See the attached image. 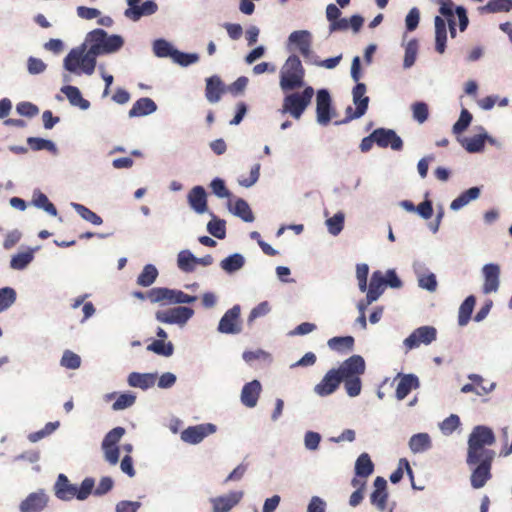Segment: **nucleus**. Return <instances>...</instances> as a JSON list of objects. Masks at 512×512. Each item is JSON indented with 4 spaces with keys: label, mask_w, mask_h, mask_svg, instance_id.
I'll return each mask as SVG.
<instances>
[{
    "label": "nucleus",
    "mask_w": 512,
    "mask_h": 512,
    "mask_svg": "<svg viewBox=\"0 0 512 512\" xmlns=\"http://www.w3.org/2000/svg\"><path fill=\"white\" fill-rule=\"evenodd\" d=\"M86 43L70 50L64 58V68L72 73L80 71L91 75L96 67V58L100 55L118 51L124 44L119 35H108L103 29H95L87 34Z\"/></svg>",
    "instance_id": "f257e3e1"
},
{
    "label": "nucleus",
    "mask_w": 512,
    "mask_h": 512,
    "mask_svg": "<svg viewBox=\"0 0 512 512\" xmlns=\"http://www.w3.org/2000/svg\"><path fill=\"white\" fill-rule=\"evenodd\" d=\"M496 441L491 428L475 426L468 438L466 462L469 466H475L471 473V486L475 489L482 488L491 479V468L495 458V451L487 448Z\"/></svg>",
    "instance_id": "f03ea898"
},
{
    "label": "nucleus",
    "mask_w": 512,
    "mask_h": 512,
    "mask_svg": "<svg viewBox=\"0 0 512 512\" xmlns=\"http://www.w3.org/2000/svg\"><path fill=\"white\" fill-rule=\"evenodd\" d=\"M305 69L300 58L290 55L280 71V87L283 91H292L304 85Z\"/></svg>",
    "instance_id": "7ed1b4c3"
},
{
    "label": "nucleus",
    "mask_w": 512,
    "mask_h": 512,
    "mask_svg": "<svg viewBox=\"0 0 512 512\" xmlns=\"http://www.w3.org/2000/svg\"><path fill=\"white\" fill-rule=\"evenodd\" d=\"M314 94L312 86H306L301 92L287 94L283 99L281 112L290 114L294 119H300L310 105Z\"/></svg>",
    "instance_id": "20e7f679"
},
{
    "label": "nucleus",
    "mask_w": 512,
    "mask_h": 512,
    "mask_svg": "<svg viewBox=\"0 0 512 512\" xmlns=\"http://www.w3.org/2000/svg\"><path fill=\"white\" fill-rule=\"evenodd\" d=\"M147 298L151 303L182 304L193 303L197 300L196 296H191L181 290L169 289L166 287H155L147 292Z\"/></svg>",
    "instance_id": "39448f33"
},
{
    "label": "nucleus",
    "mask_w": 512,
    "mask_h": 512,
    "mask_svg": "<svg viewBox=\"0 0 512 512\" xmlns=\"http://www.w3.org/2000/svg\"><path fill=\"white\" fill-rule=\"evenodd\" d=\"M194 314L193 309L185 306H178L167 310L157 311L156 319L164 324H185Z\"/></svg>",
    "instance_id": "423d86ee"
},
{
    "label": "nucleus",
    "mask_w": 512,
    "mask_h": 512,
    "mask_svg": "<svg viewBox=\"0 0 512 512\" xmlns=\"http://www.w3.org/2000/svg\"><path fill=\"white\" fill-rule=\"evenodd\" d=\"M366 364L364 358L360 355H352L341 363L338 372L340 380L361 377L365 373Z\"/></svg>",
    "instance_id": "0eeeda50"
},
{
    "label": "nucleus",
    "mask_w": 512,
    "mask_h": 512,
    "mask_svg": "<svg viewBox=\"0 0 512 512\" xmlns=\"http://www.w3.org/2000/svg\"><path fill=\"white\" fill-rule=\"evenodd\" d=\"M332 99L330 93L326 89L318 90L316 94V117L317 122L322 126H327L332 117Z\"/></svg>",
    "instance_id": "6e6552de"
},
{
    "label": "nucleus",
    "mask_w": 512,
    "mask_h": 512,
    "mask_svg": "<svg viewBox=\"0 0 512 512\" xmlns=\"http://www.w3.org/2000/svg\"><path fill=\"white\" fill-rule=\"evenodd\" d=\"M437 330L433 326H421L415 329L405 340L408 349H414L421 344L429 345L436 340Z\"/></svg>",
    "instance_id": "1a4fd4ad"
},
{
    "label": "nucleus",
    "mask_w": 512,
    "mask_h": 512,
    "mask_svg": "<svg viewBox=\"0 0 512 512\" xmlns=\"http://www.w3.org/2000/svg\"><path fill=\"white\" fill-rule=\"evenodd\" d=\"M289 44H293L304 57L307 62H310L314 58V54L311 50L312 47V36L307 30L294 31L289 35Z\"/></svg>",
    "instance_id": "9d476101"
},
{
    "label": "nucleus",
    "mask_w": 512,
    "mask_h": 512,
    "mask_svg": "<svg viewBox=\"0 0 512 512\" xmlns=\"http://www.w3.org/2000/svg\"><path fill=\"white\" fill-rule=\"evenodd\" d=\"M373 137H375V143L381 148L390 147L395 151L403 148L402 139L392 129L377 128L373 131Z\"/></svg>",
    "instance_id": "9b49d317"
},
{
    "label": "nucleus",
    "mask_w": 512,
    "mask_h": 512,
    "mask_svg": "<svg viewBox=\"0 0 512 512\" xmlns=\"http://www.w3.org/2000/svg\"><path fill=\"white\" fill-rule=\"evenodd\" d=\"M215 431L216 426L211 423L190 426L182 431L181 439L186 443L198 444L205 437L213 434Z\"/></svg>",
    "instance_id": "f8f14e48"
},
{
    "label": "nucleus",
    "mask_w": 512,
    "mask_h": 512,
    "mask_svg": "<svg viewBox=\"0 0 512 512\" xmlns=\"http://www.w3.org/2000/svg\"><path fill=\"white\" fill-rule=\"evenodd\" d=\"M240 307L238 305L227 310L220 319L218 330L225 334H236L241 331Z\"/></svg>",
    "instance_id": "ddd939ff"
},
{
    "label": "nucleus",
    "mask_w": 512,
    "mask_h": 512,
    "mask_svg": "<svg viewBox=\"0 0 512 512\" xmlns=\"http://www.w3.org/2000/svg\"><path fill=\"white\" fill-rule=\"evenodd\" d=\"M243 496L242 491H232L226 495L211 498L212 512H229L242 500Z\"/></svg>",
    "instance_id": "4468645a"
},
{
    "label": "nucleus",
    "mask_w": 512,
    "mask_h": 512,
    "mask_svg": "<svg viewBox=\"0 0 512 512\" xmlns=\"http://www.w3.org/2000/svg\"><path fill=\"white\" fill-rule=\"evenodd\" d=\"M49 498L44 491L30 493L19 505L20 512H41L48 505Z\"/></svg>",
    "instance_id": "2eb2a0df"
},
{
    "label": "nucleus",
    "mask_w": 512,
    "mask_h": 512,
    "mask_svg": "<svg viewBox=\"0 0 512 512\" xmlns=\"http://www.w3.org/2000/svg\"><path fill=\"white\" fill-rule=\"evenodd\" d=\"M387 500V481L383 477L377 476L374 480V491L370 495L371 504L383 512L387 508Z\"/></svg>",
    "instance_id": "dca6fc26"
},
{
    "label": "nucleus",
    "mask_w": 512,
    "mask_h": 512,
    "mask_svg": "<svg viewBox=\"0 0 512 512\" xmlns=\"http://www.w3.org/2000/svg\"><path fill=\"white\" fill-rule=\"evenodd\" d=\"M340 383L341 380L338 372L335 371V369H331L325 374L320 383L315 386L314 391L317 395L325 397L334 393L339 387Z\"/></svg>",
    "instance_id": "f3484780"
},
{
    "label": "nucleus",
    "mask_w": 512,
    "mask_h": 512,
    "mask_svg": "<svg viewBox=\"0 0 512 512\" xmlns=\"http://www.w3.org/2000/svg\"><path fill=\"white\" fill-rule=\"evenodd\" d=\"M484 284L482 290L485 294L496 292L499 287L500 267L497 264L490 263L484 265L483 269Z\"/></svg>",
    "instance_id": "a211bd4d"
},
{
    "label": "nucleus",
    "mask_w": 512,
    "mask_h": 512,
    "mask_svg": "<svg viewBox=\"0 0 512 512\" xmlns=\"http://www.w3.org/2000/svg\"><path fill=\"white\" fill-rule=\"evenodd\" d=\"M262 387L258 380H253L246 383L241 391V402L248 408H253L257 405Z\"/></svg>",
    "instance_id": "6ab92c4d"
},
{
    "label": "nucleus",
    "mask_w": 512,
    "mask_h": 512,
    "mask_svg": "<svg viewBox=\"0 0 512 512\" xmlns=\"http://www.w3.org/2000/svg\"><path fill=\"white\" fill-rule=\"evenodd\" d=\"M226 90L227 89L220 77L215 75L206 79L205 96L210 103H217L220 101Z\"/></svg>",
    "instance_id": "aec40b11"
},
{
    "label": "nucleus",
    "mask_w": 512,
    "mask_h": 512,
    "mask_svg": "<svg viewBox=\"0 0 512 512\" xmlns=\"http://www.w3.org/2000/svg\"><path fill=\"white\" fill-rule=\"evenodd\" d=\"M54 489L56 497L60 500L70 501L76 498V485L71 484L64 474H59Z\"/></svg>",
    "instance_id": "412c9836"
},
{
    "label": "nucleus",
    "mask_w": 512,
    "mask_h": 512,
    "mask_svg": "<svg viewBox=\"0 0 512 512\" xmlns=\"http://www.w3.org/2000/svg\"><path fill=\"white\" fill-rule=\"evenodd\" d=\"M353 102L356 105L355 110L351 106H348L345 110V118L340 122H336L335 124L348 123L354 119L362 117L366 113L369 97L358 98L353 96Z\"/></svg>",
    "instance_id": "4be33fe9"
},
{
    "label": "nucleus",
    "mask_w": 512,
    "mask_h": 512,
    "mask_svg": "<svg viewBox=\"0 0 512 512\" xmlns=\"http://www.w3.org/2000/svg\"><path fill=\"white\" fill-rule=\"evenodd\" d=\"M419 387V380L413 374H405L399 376V382L396 387V398L403 400L413 389Z\"/></svg>",
    "instance_id": "5701e85b"
},
{
    "label": "nucleus",
    "mask_w": 512,
    "mask_h": 512,
    "mask_svg": "<svg viewBox=\"0 0 512 512\" xmlns=\"http://www.w3.org/2000/svg\"><path fill=\"white\" fill-rule=\"evenodd\" d=\"M386 284L384 282V274L381 271H374L367 291L368 303L376 301L384 292Z\"/></svg>",
    "instance_id": "b1692460"
},
{
    "label": "nucleus",
    "mask_w": 512,
    "mask_h": 512,
    "mask_svg": "<svg viewBox=\"0 0 512 512\" xmlns=\"http://www.w3.org/2000/svg\"><path fill=\"white\" fill-rule=\"evenodd\" d=\"M188 202L191 208L202 214L207 210L206 192L202 186H195L188 194Z\"/></svg>",
    "instance_id": "393cba45"
},
{
    "label": "nucleus",
    "mask_w": 512,
    "mask_h": 512,
    "mask_svg": "<svg viewBox=\"0 0 512 512\" xmlns=\"http://www.w3.org/2000/svg\"><path fill=\"white\" fill-rule=\"evenodd\" d=\"M157 110L156 103L148 97L138 99L129 110L128 115L130 118L141 117L152 114Z\"/></svg>",
    "instance_id": "a878e982"
},
{
    "label": "nucleus",
    "mask_w": 512,
    "mask_h": 512,
    "mask_svg": "<svg viewBox=\"0 0 512 512\" xmlns=\"http://www.w3.org/2000/svg\"><path fill=\"white\" fill-rule=\"evenodd\" d=\"M157 380V375L152 373H138L132 372L128 376V384L131 387L140 388L142 390H146L155 385Z\"/></svg>",
    "instance_id": "bb28decb"
},
{
    "label": "nucleus",
    "mask_w": 512,
    "mask_h": 512,
    "mask_svg": "<svg viewBox=\"0 0 512 512\" xmlns=\"http://www.w3.org/2000/svg\"><path fill=\"white\" fill-rule=\"evenodd\" d=\"M435 24V50L439 54H443L446 50L447 41V28L444 19L436 16L434 19Z\"/></svg>",
    "instance_id": "cd10ccee"
},
{
    "label": "nucleus",
    "mask_w": 512,
    "mask_h": 512,
    "mask_svg": "<svg viewBox=\"0 0 512 512\" xmlns=\"http://www.w3.org/2000/svg\"><path fill=\"white\" fill-rule=\"evenodd\" d=\"M158 9V6L153 1H145L136 8H128L125 11V16L133 21L139 20L142 16H148L154 14Z\"/></svg>",
    "instance_id": "c85d7f7f"
},
{
    "label": "nucleus",
    "mask_w": 512,
    "mask_h": 512,
    "mask_svg": "<svg viewBox=\"0 0 512 512\" xmlns=\"http://www.w3.org/2000/svg\"><path fill=\"white\" fill-rule=\"evenodd\" d=\"M61 92L65 94L71 105L77 106L82 110L90 107V102L82 97L80 90L76 86H63Z\"/></svg>",
    "instance_id": "c756f323"
},
{
    "label": "nucleus",
    "mask_w": 512,
    "mask_h": 512,
    "mask_svg": "<svg viewBox=\"0 0 512 512\" xmlns=\"http://www.w3.org/2000/svg\"><path fill=\"white\" fill-rule=\"evenodd\" d=\"M374 472V464L367 453H362L355 462V474L360 478H368Z\"/></svg>",
    "instance_id": "7c9ffc66"
},
{
    "label": "nucleus",
    "mask_w": 512,
    "mask_h": 512,
    "mask_svg": "<svg viewBox=\"0 0 512 512\" xmlns=\"http://www.w3.org/2000/svg\"><path fill=\"white\" fill-rule=\"evenodd\" d=\"M480 196V189L478 187H471L468 190L462 192L457 198H455L451 204L450 208L452 210H459L472 200L477 199Z\"/></svg>",
    "instance_id": "2f4dec72"
},
{
    "label": "nucleus",
    "mask_w": 512,
    "mask_h": 512,
    "mask_svg": "<svg viewBox=\"0 0 512 512\" xmlns=\"http://www.w3.org/2000/svg\"><path fill=\"white\" fill-rule=\"evenodd\" d=\"M354 342L352 336L333 337L328 340V346L334 351L345 353L353 350Z\"/></svg>",
    "instance_id": "473e14b6"
},
{
    "label": "nucleus",
    "mask_w": 512,
    "mask_h": 512,
    "mask_svg": "<svg viewBox=\"0 0 512 512\" xmlns=\"http://www.w3.org/2000/svg\"><path fill=\"white\" fill-rule=\"evenodd\" d=\"M476 303V298L473 295L468 296L460 305L458 313V323L460 326L468 324L471 314Z\"/></svg>",
    "instance_id": "72a5a7b5"
},
{
    "label": "nucleus",
    "mask_w": 512,
    "mask_h": 512,
    "mask_svg": "<svg viewBox=\"0 0 512 512\" xmlns=\"http://www.w3.org/2000/svg\"><path fill=\"white\" fill-rule=\"evenodd\" d=\"M512 10V0H489L485 6L479 8L481 13L509 12Z\"/></svg>",
    "instance_id": "f704fd0d"
},
{
    "label": "nucleus",
    "mask_w": 512,
    "mask_h": 512,
    "mask_svg": "<svg viewBox=\"0 0 512 512\" xmlns=\"http://www.w3.org/2000/svg\"><path fill=\"white\" fill-rule=\"evenodd\" d=\"M409 447L412 452L419 453L428 450L431 447V440L428 434L419 433L410 438Z\"/></svg>",
    "instance_id": "c9c22d12"
},
{
    "label": "nucleus",
    "mask_w": 512,
    "mask_h": 512,
    "mask_svg": "<svg viewBox=\"0 0 512 512\" xmlns=\"http://www.w3.org/2000/svg\"><path fill=\"white\" fill-rule=\"evenodd\" d=\"M158 276V270L152 264L144 266L142 272L137 277V284L142 287H148L152 285Z\"/></svg>",
    "instance_id": "e433bc0d"
},
{
    "label": "nucleus",
    "mask_w": 512,
    "mask_h": 512,
    "mask_svg": "<svg viewBox=\"0 0 512 512\" xmlns=\"http://www.w3.org/2000/svg\"><path fill=\"white\" fill-rule=\"evenodd\" d=\"M245 260L241 254L235 253L223 259L220 263L221 268L228 272L233 273L244 266Z\"/></svg>",
    "instance_id": "4c0bfd02"
},
{
    "label": "nucleus",
    "mask_w": 512,
    "mask_h": 512,
    "mask_svg": "<svg viewBox=\"0 0 512 512\" xmlns=\"http://www.w3.org/2000/svg\"><path fill=\"white\" fill-rule=\"evenodd\" d=\"M177 265L184 272L195 270L196 257L189 250H182L177 257Z\"/></svg>",
    "instance_id": "58836bf2"
},
{
    "label": "nucleus",
    "mask_w": 512,
    "mask_h": 512,
    "mask_svg": "<svg viewBox=\"0 0 512 512\" xmlns=\"http://www.w3.org/2000/svg\"><path fill=\"white\" fill-rule=\"evenodd\" d=\"M27 144L33 151L47 150L52 153H56V145L51 141L39 137H28Z\"/></svg>",
    "instance_id": "ea45409f"
},
{
    "label": "nucleus",
    "mask_w": 512,
    "mask_h": 512,
    "mask_svg": "<svg viewBox=\"0 0 512 512\" xmlns=\"http://www.w3.org/2000/svg\"><path fill=\"white\" fill-rule=\"evenodd\" d=\"M233 213L240 217L245 222H253L254 221V215L253 212L248 205V203L244 199H237L234 208Z\"/></svg>",
    "instance_id": "a19ab883"
},
{
    "label": "nucleus",
    "mask_w": 512,
    "mask_h": 512,
    "mask_svg": "<svg viewBox=\"0 0 512 512\" xmlns=\"http://www.w3.org/2000/svg\"><path fill=\"white\" fill-rule=\"evenodd\" d=\"M148 351H152L157 355L169 357L173 354L174 347L171 342H165L163 340H154L147 346Z\"/></svg>",
    "instance_id": "79ce46f5"
},
{
    "label": "nucleus",
    "mask_w": 512,
    "mask_h": 512,
    "mask_svg": "<svg viewBox=\"0 0 512 512\" xmlns=\"http://www.w3.org/2000/svg\"><path fill=\"white\" fill-rule=\"evenodd\" d=\"M33 204L38 208L44 209L47 213H49L52 216L57 215L56 207L53 203L49 201L48 197L42 192L34 194Z\"/></svg>",
    "instance_id": "37998d69"
},
{
    "label": "nucleus",
    "mask_w": 512,
    "mask_h": 512,
    "mask_svg": "<svg viewBox=\"0 0 512 512\" xmlns=\"http://www.w3.org/2000/svg\"><path fill=\"white\" fill-rule=\"evenodd\" d=\"M74 209L76 212L86 221L94 224V225H101L103 220L102 218L97 215L95 212L87 208L86 206L82 204H73Z\"/></svg>",
    "instance_id": "c03bdc74"
},
{
    "label": "nucleus",
    "mask_w": 512,
    "mask_h": 512,
    "mask_svg": "<svg viewBox=\"0 0 512 512\" xmlns=\"http://www.w3.org/2000/svg\"><path fill=\"white\" fill-rule=\"evenodd\" d=\"M153 51L158 57H171L173 59L176 50L166 40L158 39L153 44Z\"/></svg>",
    "instance_id": "a18cd8bd"
},
{
    "label": "nucleus",
    "mask_w": 512,
    "mask_h": 512,
    "mask_svg": "<svg viewBox=\"0 0 512 512\" xmlns=\"http://www.w3.org/2000/svg\"><path fill=\"white\" fill-rule=\"evenodd\" d=\"M418 52V41L416 39L410 40L405 48V56L403 66L404 68H410L416 60Z\"/></svg>",
    "instance_id": "49530a36"
},
{
    "label": "nucleus",
    "mask_w": 512,
    "mask_h": 512,
    "mask_svg": "<svg viewBox=\"0 0 512 512\" xmlns=\"http://www.w3.org/2000/svg\"><path fill=\"white\" fill-rule=\"evenodd\" d=\"M485 135H474L465 139L463 146L470 153L480 152L485 145Z\"/></svg>",
    "instance_id": "de8ad7c7"
},
{
    "label": "nucleus",
    "mask_w": 512,
    "mask_h": 512,
    "mask_svg": "<svg viewBox=\"0 0 512 512\" xmlns=\"http://www.w3.org/2000/svg\"><path fill=\"white\" fill-rule=\"evenodd\" d=\"M33 260L32 252H22L14 255L10 261L11 268L15 270L24 269Z\"/></svg>",
    "instance_id": "09e8293b"
},
{
    "label": "nucleus",
    "mask_w": 512,
    "mask_h": 512,
    "mask_svg": "<svg viewBox=\"0 0 512 512\" xmlns=\"http://www.w3.org/2000/svg\"><path fill=\"white\" fill-rule=\"evenodd\" d=\"M16 300V292L13 288L0 289V312L8 309Z\"/></svg>",
    "instance_id": "8fccbe9b"
},
{
    "label": "nucleus",
    "mask_w": 512,
    "mask_h": 512,
    "mask_svg": "<svg viewBox=\"0 0 512 512\" xmlns=\"http://www.w3.org/2000/svg\"><path fill=\"white\" fill-rule=\"evenodd\" d=\"M95 481L91 477L85 478L79 487L76 486V499L85 500L93 492Z\"/></svg>",
    "instance_id": "3c124183"
},
{
    "label": "nucleus",
    "mask_w": 512,
    "mask_h": 512,
    "mask_svg": "<svg viewBox=\"0 0 512 512\" xmlns=\"http://www.w3.org/2000/svg\"><path fill=\"white\" fill-rule=\"evenodd\" d=\"M328 231L336 236L344 227V214L342 212L336 213L333 217L326 220Z\"/></svg>",
    "instance_id": "603ef678"
},
{
    "label": "nucleus",
    "mask_w": 512,
    "mask_h": 512,
    "mask_svg": "<svg viewBox=\"0 0 512 512\" xmlns=\"http://www.w3.org/2000/svg\"><path fill=\"white\" fill-rule=\"evenodd\" d=\"M136 401V396L132 393H122L118 396L116 401L112 405V409L115 411L123 410L131 407Z\"/></svg>",
    "instance_id": "864d4df0"
},
{
    "label": "nucleus",
    "mask_w": 512,
    "mask_h": 512,
    "mask_svg": "<svg viewBox=\"0 0 512 512\" xmlns=\"http://www.w3.org/2000/svg\"><path fill=\"white\" fill-rule=\"evenodd\" d=\"M472 121V114L467 109H462L460 117L457 122L453 125V132L460 134L464 132Z\"/></svg>",
    "instance_id": "5fc2aeb1"
},
{
    "label": "nucleus",
    "mask_w": 512,
    "mask_h": 512,
    "mask_svg": "<svg viewBox=\"0 0 512 512\" xmlns=\"http://www.w3.org/2000/svg\"><path fill=\"white\" fill-rule=\"evenodd\" d=\"M208 232L218 239H224L226 236V227L224 220H211L207 224Z\"/></svg>",
    "instance_id": "6e6d98bb"
},
{
    "label": "nucleus",
    "mask_w": 512,
    "mask_h": 512,
    "mask_svg": "<svg viewBox=\"0 0 512 512\" xmlns=\"http://www.w3.org/2000/svg\"><path fill=\"white\" fill-rule=\"evenodd\" d=\"M61 365L68 369H77L81 365V358L70 350H66L61 359Z\"/></svg>",
    "instance_id": "4d7b16f0"
},
{
    "label": "nucleus",
    "mask_w": 512,
    "mask_h": 512,
    "mask_svg": "<svg viewBox=\"0 0 512 512\" xmlns=\"http://www.w3.org/2000/svg\"><path fill=\"white\" fill-rule=\"evenodd\" d=\"M125 429L123 427H115L110 430L103 439L102 446H117L121 437L124 435Z\"/></svg>",
    "instance_id": "13d9d810"
},
{
    "label": "nucleus",
    "mask_w": 512,
    "mask_h": 512,
    "mask_svg": "<svg viewBox=\"0 0 512 512\" xmlns=\"http://www.w3.org/2000/svg\"><path fill=\"white\" fill-rule=\"evenodd\" d=\"M344 387L350 397H356L361 393L362 382L360 377L344 379Z\"/></svg>",
    "instance_id": "bf43d9fd"
},
{
    "label": "nucleus",
    "mask_w": 512,
    "mask_h": 512,
    "mask_svg": "<svg viewBox=\"0 0 512 512\" xmlns=\"http://www.w3.org/2000/svg\"><path fill=\"white\" fill-rule=\"evenodd\" d=\"M403 468H405L410 477L413 478V472L409 465V462L407 461V459L403 458L400 460L398 468L390 475V481L392 483L396 484L401 481L404 474Z\"/></svg>",
    "instance_id": "052dcab7"
},
{
    "label": "nucleus",
    "mask_w": 512,
    "mask_h": 512,
    "mask_svg": "<svg viewBox=\"0 0 512 512\" xmlns=\"http://www.w3.org/2000/svg\"><path fill=\"white\" fill-rule=\"evenodd\" d=\"M413 117L419 123H424L429 116L428 106L424 102H416L412 105Z\"/></svg>",
    "instance_id": "680f3d73"
},
{
    "label": "nucleus",
    "mask_w": 512,
    "mask_h": 512,
    "mask_svg": "<svg viewBox=\"0 0 512 512\" xmlns=\"http://www.w3.org/2000/svg\"><path fill=\"white\" fill-rule=\"evenodd\" d=\"M16 111L22 116L32 118L38 115L39 108L31 102L23 101L17 104Z\"/></svg>",
    "instance_id": "e2e57ef3"
},
{
    "label": "nucleus",
    "mask_w": 512,
    "mask_h": 512,
    "mask_svg": "<svg viewBox=\"0 0 512 512\" xmlns=\"http://www.w3.org/2000/svg\"><path fill=\"white\" fill-rule=\"evenodd\" d=\"M459 425L460 418L455 414H451L440 424V429L444 434L448 435L453 433Z\"/></svg>",
    "instance_id": "0e129e2a"
},
{
    "label": "nucleus",
    "mask_w": 512,
    "mask_h": 512,
    "mask_svg": "<svg viewBox=\"0 0 512 512\" xmlns=\"http://www.w3.org/2000/svg\"><path fill=\"white\" fill-rule=\"evenodd\" d=\"M418 284L421 288L434 292L437 288L436 276L433 273L423 274L418 278Z\"/></svg>",
    "instance_id": "69168bd1"
},
{
    "label": "nucleus",
    "mask_w": 512,
    "mask_h": 512,
    "mask_svg": "<svg viewBox=\"0 0 512 512\" xmlns=\"http://www.w3.org/2000/svg\"><path fill=\"white\" fill-rule=\"evenodd\" d=\"M419 21H420V11L418 8L413 7L412 9H410V11L408 12V14L405 18V24H406L407 31H409V32L414 31L418 27Z\"/></svg>",
    "instance_id": "338daca9"
},
{
    "label": "nucleus",
    "mask_w": 512,
    "mask_h": 512,
    "mask_svg": "<svg viewBox=\"0 0 512 512\" xmlns=\"http://www.w3.org/2000/svg\"><path fill=\"white\" fill-rule=\"evenodd\" d=\"M199 59L197 54H188L184 52H180L176 50L173 54V60L182 65V66H188L190 64H193L197 62Z\"/></svg>",
    "instance_id": "774afa93"
}]
</instances>
